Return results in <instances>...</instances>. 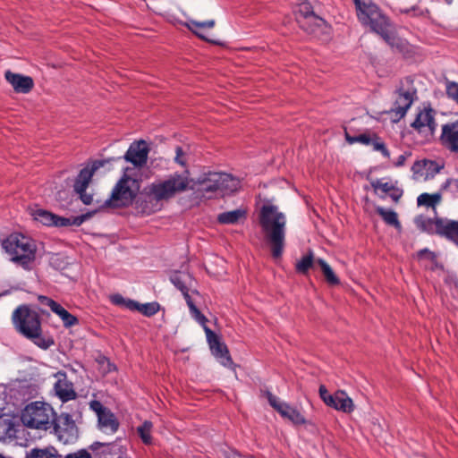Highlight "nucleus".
Here are the masks:
<instances>
[{
	"instance_id": "f257e3e1",
	"label": "nucleus",
	"mask_w": 458,
	"mask_h": 458,
	"mask_svg": "<svg viewBox=\"0 0 458 458\" xmlns=\"http://www.w3.org/2000/svg\"><path fill=\"white\" fill-rule=\"evenodd\" d=\"M188 171L174 173L166 180L153 182L146 187L135 201L136 209L143 215H150L160 209L159 202L173 198L189 188Z\"/></svg>"
},
{
	"instance_id": "f03ea898",
	"label": "nucleus",
	"mask_w": 458,
	"mask_h": 458,
	"mask_svg": "<svg viewBox=\"0 0 458 458\" xmlns=\"http://www.w3.org/2000/svg\"><path fill=\"white\" fill-rule=\"evenodd\" d=\"M259 223L272 257L275 259H280L285 246V215L275 205H263L259 213Z\"/></svg>"
},
{
	"instance_id": "7ed1b4c3",
	"label": "nucleus",
	"mask_w": 458,
	"mask_h": 458,
	"mask_svg": "<svg viewBox=\"0 0 458 458\" xmlns=\"http://www.w3.org/2000/svg\"><path fill=\"white\" fill-rule=\"evenodd\" d=\"M12 322L15 330L30 340L38 347L47 350L54 345L51 336L42 335L41 319L38 313L28 305L18 306L12 314Z\"/></svg>"
},
{
	"instance_id": "20e7f679",
	"label": "nucleus",
	"mask_w": 458,
	"mask_h": 458,
	"mask_svg": "<svg viewBox=\"0 0 458 458\" xmlns=\"http://www.w3.org/2000/svg\"><path fill=\"white\" fill-rule=\"evenodd\" d=\"M358 20L365 26L378 34L391 47L398 46L399 40L393 30L392 24L377 5L368 0L360 9H356Z\"/></svg>"
},
{
	"instance_id": "39448f33",
	"label": "nucleus",
	"mask_w": 458,
	"mask_h": 458,
	"mask_svg": "<svg viewBox=\"0 0 458 458\" xmlns=\"http://www.w3.org/2000/svg\"><path fill=\"white\" fill-rule=\"evenodd\" d=\"M1 244L12 262L27 271L31 270L37 252V247L32 239L24 234L13 233L2 239Z\"/></svg>"
},
{
	"instance_id": "423d86ee",
	"label": "nucleus",
	"mask_w": 458,
	"mask_h": 458,
	"mask_svg": "<svg viewBox=\"0 0 458 458\" xmlns=\"http://www.w3.org/2000/svg\"><path fill=\"white\" fill-rule=\"evenodd\" d=\"M198 191L206 193L221 192L229 194L236 191L240 187V181L230 174L221 172H208L194 180Z\"/></svg>"
},
{
	"instance_id": "0eeeda50",
	"label": "nucleus",
	"mask_w": 458,
	"mask_h": 458,
	"mask_svg": "<svg viewBox=\"0 0 458 458\" xmlns=\"http://www.w3.org/2000/svg\"><path fill=\"white\" fill-rule=\"evenodd\" d=\"M55 415L53 408L48 403L33 402L24 408L21 419L28 428L47 429L52 426Z\"/></svg>"
},
{
	"instance_id": "6e6552de",
	"label": "nucleus",
	"mask_w": 458,
	"mask_h": 458,
	"mask_svg": "<svg viewBox=\"0 0 458 458\" xmlns=\"http://www.w3.org/2000/svg\"><path fill=\"white\" fill-rule=\"evenodd\" d=\"M140 188L139 180L124 174L114 187L106 205L115 208L127 207L136 199Z\"/></svg>"
},
{
	"instance_id": "1a4fd4ad",
	"label": "nucleus",
	"mask_w": 458,
	"mask_h": 458,
	"mask_svg": "<svg viewBox=\"0 0 458 458\" xmlns=\"http://www.w3.org/2000/svg\"><path fill=\"white\" fill-rule=\"evenodd\" d=\"M416 227L423 233L428 234H437L449 241H453L456 229L458 227L457 220L447 218H430L424 215H419L414 218Z\"/></svg>"
},
{
	"instance_id": "9d476101",
	"label": "nucleus",
	"mask_w": 458,
	"mask_h": 458,
	"mask_svg": "<svg viewBox=\"0 0 458 458\" xmlns=\"http://www.w3.org/2000/svg\"><path fill=\"white\" fill-rule=\"evenodd\" d=\"M54 432L63 444H72L78 439L79 430L72 417L65 412L54 417L52 420Z\"/></svg>"
},
{
	"instance_id": "9b49d317",
	"label": "nucleus",
	"mask_w": 458,
	"mask_h": 458,
	"mask_svg": "<svg viewBox=\"0 0 458 458\" xmlns=\"http://www.w3.org/2000/svg\"><path fill=\"white\" fill-rule=\"evenodd\" d=\"M89 408L97 414L98 428L106 433H115L119 428V422L110 409L105 407L101 402L93 400L89 403Z\"/></svg>"
},
{
	"instance_id": "f8f14e48",
	"label": "nucleus",
	"mask_w": 458,
	"mask_h": 458,
	"mask_svg": "<svg viewBox=\"0 0 458 458\" xmlns=\"http://www.w3.org/2000/svg\"><path fill=\"white\" fill-rule=\"evenodd\" d=\"M297 22L303 31L317 38H321L329 32L326 21L318 15L297 18Z\"/></svg>"
},
{
	"instance_id": "ddd939ff",
	"label": "nucleus",
	"mask_w": 458,
	"mask_h": 458,
	"mask_svg": "<svg viewBox=\"0 0 458 458\" xmlns=\"http://www.w3.org/2000/svg\"><path fill=\"white\" fill-rule=\"evenodd\" d=\"M397 97L394 102L391 112L394 114L395 120L403 118L408 109L413 103V97L416 95V89L411 88L404 89L401 86L396 90Z\"/></svg>"
},
{
	"instance_id": "4468645a",
	"label": "nucleus",
	"mask_w": 458,
	"mask_h": 458,
	"mask_svg": "<svg viewBox=\"0 0 458 458\" xmlns=\"http://www.w3.org/2000/svg\"><path fill=\"white\" fill-rule=\"evenodd\" d=\"M148 148L145 140L131 143L124 155V159L134 166L141 167L148 160Z\"/></svg>"
},
{
	"instance_id": "2eb2a0df",
	"label": "nucleus",
	"mask_w": 458,
	"mask_h": 458,
	"mask_svg": "<svg viewBox=\"0 0 458 458\" xmlns=\"http://www.w3.org/2000/svg\"><path fill=\"white\" fill-rule=\"evenodd\" d=\"M183 25L198 38L215 45L220 44L218 41L213 38H209L206 34L207 31L212 30L216 26V21L214 19L200 21L189 18L188 21L183 23Z\"/></svg>"
},
{
	"instance_id": "dca6fc26",
	"label": "nucleus",
	"mask_w": 458,
	"mask_h": 458,
	"mask_svg": "<svg viewBox=\"0 0 458 458\" xmlns=\"http://www.w3.org/2000/svg\"><path fill=\"white\" fill-rule=\"evenodd\" d=\"M440 140L448 150L458 153V121L442 125Z\"/></svg>"
},
{
	"instance_id": "f3484780",
	"label": "nucleus",
	"mask_w": 458,
	"mask_h": 458,
	"mask_svg": "<svg viewBox=\"0 0 458 458\" xmlns=\"http://www.w3.org/2000/svg\"><path fill=\"white\" fill-rule=\"evenodd\" d=\"M57 380L55 383L54 389L56 395L62 402H68L76 398L77 394L73 389L72 383L68 380L65 373L58 372Z\"/></svg>"
},
{
	"instance_id": "a211bd4d",
	"label": "nucleus",
	"mask_w": 458,
	"mask_h": 458,
	"mask_svg": "<svg viewBox=\"0 0 458 458\" xmlns=\"http://www.w3.org/2000/svg\"><path fill=\"white\" fill-rule=\"evenodd\" d=\"M4 77L17 93L27 94L30 92L34 87L33 79L30 76L6 71Z\"/></svg>"
},
{
	"instance_id": "6ab92c4d",
	"label": "nucleus",
	"mask_w": 458,
	"mask_h": 458,
	"mask_svg": "<svg viewBox=\"0 0 458 458\" xmlns=\"http://www.w3.org/2000/svg\"><path fill=\"white\" fill-rule=\"evenodd\" d=\"M411 126L420 132H423L426 128H428L431 133L434 132L437 123L432 109L428 108L420 111Z\"/></svg>"
},
{
	"instance_id": "aec40b11",
	"label": "nucleus",
	"mask_w": 458,
	"mask_h": 458,
	"mask_svg": "<svg viewBox=\"0 0 458 458\" xmlns=\"http://www.w3.org/2000/svg\"><path fill=\"white\" fill-rule=\"evenodd\" d=\"M334 403H329L328 406L341 411L345 413H351L354 410L352 399L342 390H338L334 394Z\"/></svg>"
},
{
	"instance_id": "412c9836",
	"label": "nucleus",
	"mask_w": 458,
	"mask_h": 458,
	"mask_svg": "<svg viewBox=\"0 0 458 458\" xmlns=\"http://www.w3.org/2000/svg\"><path fill=\"white\" fill-rule=\"evenodd\" d=\"M170 281L181 293L191 290L193 286V277L186 272L174 271Z\"/></svg>"
},
{
	"instance_id": "4be33fe9",
	"label": "nucleus",
	"mask_w": 458,
	"mask_h": 458,
	"mask_svg": "<svg viewBox=\"0 0 458 458\" xmlns=\"http://www.w3.org/2000/svg\"><path fill=\"white\" fill-rule=\"evenodd\" d=\"M246 217V211L242 208L220 213L217 216V222L222 225H235L241 219Z\"/></svg>"
},
{
	"instance_id": "5701e85b",
	"label": "nucleus",
	"mask_w": 458,
	"mask_h": 458,
	"mask_svg": "<svg viewBox=\"0 0 458 458\" xmlns=\"http://www.w3.org/2000/svg\"><path fill=\"white\" fill-rule=\"evenodd\" d=\"M91 212H88L86 214H82L81 216H71V217H64L59 216L56 215V223H55V226L57 227H66L71 225L80 226L82 225L86 220L89 219L92 216Z\"/></svg>"
},
{
	"instance_id": "b1692460",
	"label": "nucleus",
	"mask_w": 458,
	"mask_h": 458,
	"mask_svg": "<svg viewBox=\"0 0 458 458\" xmlns=\"http://www.w3.org/2000/svg\"><path fill=\"white\" fill-rule=\"evenodd\" d=\"M279 414L284 418L289 420L294 425H303L306 423V420L304 416L295 408L290 406L288 403L283 406V409H280Z\"/></svg>"
},
{
	"instance_id": "393cba45",
	"label": "nucleus",
	"mask_w": 458,
	"mask_h": 458,
	"mask_svg": "<svg viewBox=\"0 0 458 458\" xmlns=\"http://www.w3.org/2000/svg\"><path fill=\"white\" fill-rule=\"evenodd\" d=\"M31 216L34 220L47 226L55 225V223H56V215L42 208L32 209Z\"/></svg>"
},
{
	"instance_id": "a878e982",
	"label": "nucleus",
	"mask_w": 458,
	"mask_h": 458,
	"mask_svg": "<svg viewBox=\"0 0 458 458\" xmlns=\"http://www.w3.org/2000/svg\"><path fill=\"white\" fill-rule=\"evenodd\" d=\"M26 458H61V455L54 447L32 448L27 453Z\"/></svg>"
},
{
	"instance_id": "bb28decb",
	"label": "nucleus",
	"mask_w": 458,
	"mask_h": 458,
	"mask_svg": "<svg viewBox=\"0 0 458 458\" xmlns=\"http://www.w3.org/2000/svg\"><path fill=\"white\" fill-rule=\"evenodd\" d=\"M93 175V170H89L88 168H83L81 170L75 182H74V191H85L89 186V183Z\"/></svg>"
},
{
	"instance_id": "cd10ccee",
	"label": "nucleus",
	"mask_w": 458,
	"mask_h": 458,
	"mask_svg": "<svg viewBox=\"0 0 458 458\" xmlns=\"http://www.w3.org/2000/svg\"><path fill=\"white\" fill-rule=\"evenodd\" d=\"M377 214H378L383 220L389 225L394 226L395 228L401 227V223L398 220L397 213L393 210H386L383 207H377L376 208Z\"/></svg>"
},
{
	"instance_id": "c85d7f7f",
	"label": "nucleus",
	"mask_w": 458,
	"mask_h": 458,
	"mask_svg": "<svg viewBox=\"0 0 458 458\" xmlns=\"http://www.w3.org/2000/svg\"><path fill=\"white\" fill-rule=\"evenodd\" d=\"M211 351L224 366H230L233 363L229 351L225 344L220 343L214 346V348H211Z\"/></svg>"
},
{
	"instance_id": "c756f323",
	"label": "nucleus",
	"mask_w": 458,
	"mask_h": 458,
	"mask_svg": "<svg viewBox=\"0 0 458 458\" xmlns=\"http://www.w3.org/2000/svg\"><path fill=\"white\" fill-rule=\"evenodd\" d=\"M314 254L312 250H309V253L304 255L295 265V269L298 273L307 275L309 270L313 267L314 265Z\"/></svg>"
},
{
	"instance_id": "7c9ffc66",
	"label": "nucleus",
	"mask_w": 458,
	"mask_h": 458,
	"mask_svg": "<svg viewBox=\"0 0 458 458\" xmlns=\"http://www.w3.org/2000/svg\"><path fill=\"white\" fill-rule=\"evenodd\" d=\"M317 263L319 265L321 271L327 282L331 285H337L340 283L339 278L336 276L332 267L322 259H318Z\"/></svg>"
},
{
	"instance_id": "2f4dec72",
	"label": "nucleus",
	"mask_w": 458,
	"mask_h": 458,
	"mask_svg": "<svg viewBox=\"0 0 458 458\" xmlns=\"http://www.w3.org/2000/svg\"><path fill=\"white\" fill-rule=\"evenodd\" d=\"M153 428V424L149 420H145L140 427L137 428V432L145 445L152 444V437L151 430Z\"/></svg>"
},
{
	"instance_id": "473e14b6",
	"label": "nucleus",
	"mask_w": 458,
	"mask_h": 458,
	"mask_svg": "<svg viewBox=\"0 0 458 458\" xmlns=\"http://www.w3.org/2000/svg\"><path fill=\"white\" fill-rule=\"evenodd\" d=\"M372 188L376 194H377L381 199H384L386 195L394 190V184L389 182H382L380 180L376 179L370 182Z\"/></svg>"
},
{
	"instance_id": "72a5a7b5",
	"label": "nucleus",
	"mask_w": 458,
	"mask_h": 458,
	"mask_svg": "<svg viewBox=\"0 0 458 458\" xmlns=\"http://www.w3.org/2000/svg\"><path fill=\"white\" fill-rule=\"evenodd\" d=\"M441 200V196L438 193L429 194L422 193L417 199L419 206H427L435 208L436 205Z\"/></svg>"
},
{
	"instance_id": "f704fd0d",
	"label": "nucleus",
	"mask_w": 458,
	"mask_h": 458,
	"mask_svg": "<svg viewBox=\"0 0 458 458\" xmlns=\"http://www.w3.org/2000/svg\"><path fill=\"white\" fill-rule=\"evenodd\" d=\"M62 319L65 327H71L79 323L78 318L60 306L55 312Z\"/></svg>"
},
{
	"instance_id": "c9c22d12",
	"label": "nucleus",
	"mask_w": 458,
	"mask_h": 458,
	"mask_svg": "<svg viewBox=\"0 0 458 458\" xmlns=\"http://www.w3.org/2000/svg\"><path fill=\"white\" fill-rule=\"evenodd\" d=\"M345 140L349 144H354V143H360L362 145H370V142H372V136L367 133H362L357 136H352L349 134V132L345 130Z\"/></svg>"
},
{
	"instance_id": "e433bc0d",
	"label": "nucleus",
	"mask_w": 458,
	"mask_h": 458,
	"mask_svg": "<svg viewBox=\"0 0 458 458\" xmlns=\"http://www.w3.org/2000/svg\"><path fill=\"white\" fill-rule=\"evenodd\" d=\"M159 308L160 305L157 301L148 302L144 304L139 302L137 311L140 312L146 317H151L158 312Z\"/></svg>"
},
{
	"instance_id": "4c0bfd02",
	"label": "nucleus",
	"mask_w": 458,
	"mask_h": 458,
	"mask_svg": "<svg viewBox=\"0 0 458 458\" xmlns=\"http://www.w3.org/2000/svg\"><path fill=\"white\" fill-rule=\"evenodd\" d=\"M370 145H372L374 150L380 151L385 157H390V152L388 151L386 144L377 135L373 134L372 142H370Z\"/></svg>"
},
{
	"instance_id": "58836bf2",
	"label": "nucleus",
	"mask_w": 458,
	"mask_h": 458,
	"mask_svg": "<svg viewBox=\"0 0 458 458\" xmlns=\"http://www.w3.org/2000/svg\"><path fill=\"white\" fill-rule=\"evenodd\" d=\"M189 310L191 317L205 328L208 319L197 308L196 304H191Z\"/></svg>"
},
{
	"instance_id": "ea45409f",
	"label": "nucleus",
	"mask_w": 458,
	"mask_h": 458,
	"mask_svg": "<svg viewBox=\"0 0 458 458\" xmlns=\"http://www.w3.org/2000/svg\"><path fill=\"white\" fill-rule=\"evenodd\" d=\"M38 301L42 306L49 307L50 310L55 313V310L61 306L59 303L55 301L53 299L45 296V295H38Z\"/></svg>"
},
{
	"instance_id": "a19ab883",
	"label": "nucleus",
	"mask_w": 458,
	"mask_h": 458,
	"mask_svg": "<svg viewBox=\"0 0 458 458\" xmlns=\"http://www.w3.org/2000/svg\"><path fill=\"white\" fill-rule=\"evenodd\" d=\"M267 397L269 404L279 413L280 409H283V406L286 404V403H283L279 400V398L274 395L270 392H267Z\"/></svg>"
},
{
	"instance_id": "79ce46f5",
	"label": "nucleus",
	"mask_w": 458,
	"mask_h": 458,
	"mask_svg": "<svg viewBox=\"0 0 458 458\" xmlns=\"http://www.w3.org/2000/svg\"><path fill=\"white\" fill-rule=\"evenodd\" d=\"M446 94L447 96L455 100L458 101V83L454 81H447L446 82Z\"/></svg>"
},
{
	"instance_id": "37998d69",
	"label": "nucleus",
	"mask_w": 458,
	"mask_h": 458,
	"mask_svg": "<svg viewBox=\"0 0 458 458\" xmlns=\"http://www.w3.org/2000/svg\"><path fill=\"white\" fill-rule=\"evenodd\" d=\"M182 293L183 298H184L189 308H191V304H196V300H195L194 296H199V292L192 288L191 290H187Z\"/></svg>"
},
{
	"instance_id": "c03bdc74",
	"label": "nucleus",
	"mask_w": 458,
	"mask_h": 458,
	"mask_svg": "<svg viewBox=\"0 0 458 458\" xmlns=\"http://www.w3.org/2000/svg\"><path fill=\"white\" fill-rule=\"evenodd\" d=\"M204 330H205L210 349L214 348V346H216L221 343L218 336L209 327H205Z\"/></svg>"
},
{
	"instance_id": "a18cd8bd",
	"label": "nucleus",
	"mask_w": 458,
	"mask_h": 458,
	"mask_svg": "<svg viewBox=\"0 0 458 458\" xmlns=\"http://www.w3.org/2000/svg\"><path fill=\"white\" fill-rule=\"evenodd\" d=\"M174 162L182 166H186L187 165L185 153L183 152L182 148L180 146H177L175 148Z\"/></svg>"
},
{
	"instance_id": "49530a36",
	"label": "nucleus",
	"mask_w": 458,
	"mask_h": 458,
	"mask_svg": "<svg viewBox=\"0 0 458 458\" xmlns=\"http://www.w3.org/2000/svg\"><path fill=\"white\" fill-rule=\"evenodd\" d=\"M319 395H320V398L323 400V402L328 406L329 403H334V394H331L328 393L327 389L326 388L325 386L321 385L319 386Z\"/></svg>"
},
{
	"instance_id": "de8ad7c7",
	"label": "nucleus",
	"mask_w": 458,
	"mask_h": 458,
	"mask_svg": "<svg viewBox=\"0 0 458 458\" xmlns=\"http://www.w3.org/2000/svg\"><path fill=\"white\" fill-rule=\"evenodd\" d=\"M310 15H316L312 11L311 6L308 3H302L300 5L299 14L297 18L306 17Z\"/></svg>"
},
{
	"instance_id": "09e8293b",
	"label": "nucleus",
	"mask_w": 458,
	"mask_h": 458,
	"mask_svg": "<svg viewBox=\"0 0 458 458\" xmlns=\"http://www.w3.org/2000/svg\"><path fill=\"white\" fill-rule=\"evenodd\" d=\"M417 257L420 259H429L431 261H434L437 259L436 254L433 251H431L428 249H427V248L419 250L417 252Z\"/></svg>"
},
{
	"instance_id": "8fccbe9b",
	"label": "nucleus",
	"mask_w": 458,
	"mask_h": 458,
	"mask_svg": "<svg viewBox=\"0 0 458 458\" xmlns=\"http://www.w3.org/2000/svg\"><path fill=\"white\" fill-rule=\"evenodd\" d=\"M64 458H92L91 454L86 450H80L78 452L69 454Z\"/></svg>"
},
{
	"instance_id": "3c124183",
	"label": "nucleus",
	"mask_w": 458,
	"mask_h": 458,
	"mask_svg": "<svg viewBox=\"0 0 458 458\" xmlns=\"http://www.w3.org/2000/svg\"><path fill=\"white\" fill-rule=\"evenodd\" d=\"M76 192L80 195L81 200L85 205H89L93 201L92 195L86 193V191H76Z\"/></svg>"
},
{
	"instance_id": "603ef678",
	"label": "nucleus",
	"mask_w": 458,
	"mask_h": 458,
	"mask_svg": "<svg viewBox=\"0 0 458 458\" xmlns=\"http://www.w3.org/2000/svg\"><path fill=\"white\" fill-rule=\"evenodd\" d=\"M387 195H389V197L394 202H397L400 199L401 196H402V191H400L399 189H397L395 186H394V190L391 191L390 192H388Z\"/></svg>"
},
{
	"instance_id": "864d4df0",
	"label": "nucleus",
	"mask_w": 458,
	"mask_h": 458,
	"mask_svg": "<svg viewBox=\"0 0 458 458\" xmlns=\"http://www.w3.org/2000/svg\"><path fill=\"white\" fill-rule=\"evenodd\" d=\"M126 299H124L121 294H114L111 297V301L118 306H123Z\"/></svg>"
},
{
	"instance_id": "5fc2aeb1",
	"label": "nucleus",
	"mask_w": 458,
	"mask_h": 458,
	"mask_svg": "<svg viewBox=\"0 0 458 458\" xmlns=\"http://www.w3.org/2000/svg\"><path fill=\"white\" fill-rule=\"evenodd\" d=\"M123 306L130 310H137L139 307V302L133 300L126 299Z\"/></svg>"
},
{
	"instance_id": "6e6d98bb",
	"label": "nucleus",
	"mask_w": 458,
	"mask_h": 458,
	"mask_svg": "<svg viewBox=\"0 0 458 458\" xmlns=\"http://www.w3.org/2000/svg\"><path fill=\"white\" fill-rule=\"evenodd\" d=\"M411 156V153H404L398 157L394 165L397 167L403 166L405 164L406 158Z\"/></svg>"
},
{
	"instance_id": "4d7b16f0",
	"label": "nucleus",
	"mask_w": 458,
	"mask_h": 458,
	"mask_svg": "<svg viewBox=\"0 0 458 458\" xmlns=\"http://www.w3.org/2000/svg\"><path fill=\"white\" fill-rule=\"evenodd\" d=\"M418 10V8L416 6H412L411 8H405V9H400V12L401 13H415L416 11Z\"/></svg>"
},
{
	"instance_id": "13d9d810",
	"label": "nucleus",
	"mask_w": 458,
	"mask_h": 458,
	"mask_svg": "<svg viewBox=\"0 0 458 458\" xmlns=\"http://www.w3.org/2000/svg\"><path fill=\"white\" fill-rule=\"evenodd\" d=\"M352 1L355 4L356 9H360V5H362L365 2H368V0H352Z\"/></svg>"
},
{
	"instance_id": "bf43d9fd",
	"label": "nucleus",
	"mask_w": 458,
	"mask_h": 458,
	"mask_svg": "<svg viewBox=\"0 0 458 458\" xmlns=\"http://www.w3.org/2000/svg\"><path fill=\"white\" fill-rule=\"evenodd\" d=\"M447 4H451L453 0H445Z\"/></svg>"
},
{
	"instance_id": "052dcab7",
	"label": "nucleus",
	"mask_w": 458,
	"mask_h": 458,
	"mask_svg": "<svg viewBox=\"0 0 458 458\" xmlns=\"http://www.w3.org/2000/svg\"><path fill=\"white\" fill-rule=\"evenodd\" d=\"M457 103H458V101H457Z\"/></svg>"
}]
</instances>
